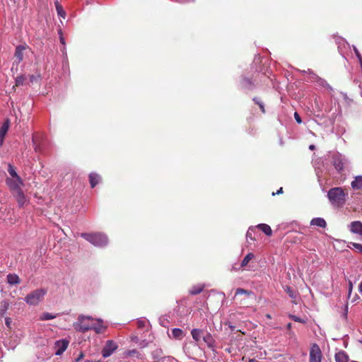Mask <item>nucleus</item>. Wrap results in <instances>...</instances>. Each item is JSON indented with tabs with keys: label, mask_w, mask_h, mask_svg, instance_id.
<instances>
[{
	"label": "nucleus",
	"mask_w": 362,
	"mask_h": 362,
	"mask_svg": "<svg viewBox=\"0 0 362 362\" xmlns=\"http://www.w3.org/2000/svg\"><path fill=\"white\" fill-rule=\"evenodd\" d=\"M327 196L333 206L343 207L346 204L348 193L343 187H335L329 190Z\"/></svg>",
	"instance_id": "obj_1"
},
{
	"label": "nucleus",
	"mask_w": 362,
	"mask_h": 362,
	"mask_svg": "<svg viewBox=\"0 0 362 362\" xmlns=\"http://www.w3.org/2000/svg\"><path fill=\"white\" fill-rule=\"evenodd\" d=\"M81 235L96 247H103L108 243V239L104 233H82Z\"/></svg>",
	"instance_id": "obj_2"
},
{
	"label": "nucleus",
	"mask_w": 362,
	"mask_h": 362,
	"mask_svg": "<svg viewBox=\"0 0 362 362\" xmlns=\"http://www.w3.org/2000/svg\"><path fill=\"white\" fill-rule=\"evenodd\" d=\"M46 293L47 291L45 288L36 289L25 297V301L30 305H37Z\"/></svg>",
	"instance_id": "obj_3"
},
{
	"label": "nucleus",
	"mask_w": 362,
	"mask_h": 362,
	"mask_svg": "<svg viewBox=\"0 0 362 362\" xmlns=\"http://www.w3.org/2000/svg\"><path fill=\"white\" fill-rule=\"evenodd\" d=\"M254 294L252 291L248 290H245L242 288H238L236 289L235 298L238 300V304L245 307H249V303L247 300H249L251 297H253Z\"/></svg>",
	"instance_id": "obj_4"
},
{
	"label": "nucleus",
	"mask_w": 362,
	"mask_h": 362,
	"mask_svg": "<svg viewBox=\"0 0 362 362\" xmlns=\"http://www.w3.org/2000/svg\"><path fill=\"white\" fill-rule=\"evenodd\" d=\"M77 320L78 321L74 325L76 331L84 333L92 329L93 325L86 322V320H92L90 317L80 315L78 317Z\"/></svg>",
	"instance_id": "obj_5"
},
{
	"label": "nucleus",
	"mask_w": 362,
	"mask_h": 362,
	"mask_svg": "<svg viewBox=\"0 0 362 362\" xmlns=\"http://www.w3.org/2000/svg\"><path fill=\"white\" fill-rule=\"evenodd\" d=\"M322 352L317 344H312L309 351V362H322Z\"/></svg>",
	"instance_id": "obj_6"
},
{
	"label": "nucleus",
	"mask_w": 362,
	"mask_h": 362,
	"mask_svg": "<svg viewBox=\"0 0 362 362\" xmlns=\"http://www.w3.org/2000/svg\"><path fill=\"white\" fill-rule=\"evenodd\" d=\"M118 348V346L112 340L110 339L106 341L105 345L102 350V354L103 358H107L115 351Z\"/></svg>",
	"instance_id": "obj_7"
},
{
	"label": "nucleus",
	"mask_w": 362,
	"mask_h": 362,
	"mask_svg": "<svg viewBox=\"0 0 362 362\" xmlns=\"http://www.w3.org/2000/svg\"><path fill=\"white\" fill-rule=\"evenodd\" d=\"M332 163L334 168H335L338 172H341L344 170L345 160L341 155H335L332 157Z\"/></svg>",
	"instance_id": "obj_8"
},
{
	"label": "nucleus",
	"mask_w": 362,
	"mask_h": 362,
	"mask_svg": "<svg viewBox=\"0 0 362 362\" xmlns=\"http://www.w3.org/2000/svg\"><path fill=\"white\" fill-rule=\"evenodd\" d=\"M69 341L66 339L58 340L55 342V347L57 348L55 355H61L68 347Z\"/></svg>",
	"instance_id": "obj_9"
},
{
	"label": "nucleus",
	"mask_w": 362,
	"mask_h": 362,
	"mask_svg": "<svg viewBox=\"0 0 362 362\" xmlns=\"http://www.w3.org/2000/svg\"><path fill=\"white\" fill-rule=\"evenodd\" d=\"M350 230L354 234H358L362 237V222L360 221H354L351 223Z\"/></svg>",
	"instance_id": "obj_10"
},
{
	"label": "nucleus",
	"mask_w": 362,
	"mask_h": 362,
	"mask_svg": "<svg viewBox=\"0 0 362 362\" xmlns=\"http://www.w3.org/2000/svg\"><path fill=\"white\" fill-rule=\"evenodd\" d=\"M89 182L90 187L93 188L102 180L101 176L95 173H91L89 174Z\"/></svg>",
	"instance_id": "obj_11"
},
{
	"label": "nucleus",
	"mask_w": 362,
	"mask_h": 362,
	"mask_svg": "<svg viewBox=\"0 0 362 362\" xmlns=\"http://www.w3.org/2000/svg\"><path fill=\"white\" fill-rule=\"evenodd\" d=\"M24 49L25 47L22 45H18V47H16L14 57L16 58V62L17 63H19L23 61Z\"/></svg>",
	"instance_id": "obj_12"
},
{
	"label": "nucleus",
	"mask_w": 362,
	"mask_h": 362,
	"mask_svg": "<svg viewBox=\"0 0 362 362\" xmlns=\"http://www.w3.org/2000/svg\"><path fill=\"white\" fill-rule=\"evenodd\" d=\"M7 185L11 189H15L18 192V190H22L21 189V186L23 185V180L21 182H18V180L14 179V181H11L10 179L6 180Z\"/></svg>",
	"instance_id": "obj_13"
},
{
	"label": "nucleus",
	"mask_w": 362,
	"mask_h": 362,
	"mask_svg": "<svg viewBox=\"0 0 362 362\" xmlns=\"http://www.w3.org/2000/svg\"><path fill=\"white\" fill-rule=\"evenodd\" d=\"M7 281L10 285H15L20 284L21 279L16 274H8L7 275Z\"/></svg>",
	"instance_id": "obj_14"
},
{
	"label": "nucleus",
	"mask_w": 362,
	"mask_h": 362,
	"mask_svg": "<svg viewBox=\"0 0 362 362\" xmlns=\"http://www.w3.org/2000/svg\"><path fill=\"white\" fill-rule=\"evenodd\" d=\"M191 334L193 340L197 342H199L203 337V331L197 328L192 329Z\"/></svg>",
	"instance_id": "obj_15"
},
{
	"label": "nucleus",
	"mask_w": 362,
	"mask_h": 362,
	"mask_svg": "<svg viewBox=\"0 0 362 362\" xmlns=\"http://www.w3.org/2000/svg\"><path fill=\"white\" fill-rule=\"evenodd\" d=\"M8 130V122H4L0 129V146L2 145L4 139V136L6 135Z\"/></svg>",
	"instance_id": "obj_16"
},
{
	"label": "nucleus",
	"mask_w": 362,
	"mask_h": 362,
	"mask_svg": "<svg viewBox=\"0 0 362 362\" xmlns=\"http://www.w3.org/2000/svg\"><path fill=\"white\" fill-rule=\"evenodd\" d=\"M311 226H315L317 227L325 228L326 221L322 218H315L310 221Z\"/></svg>",
	"instance_id": "obj_17"
},
{
	"label": "nucleus",
	"mask_w": 362,
	"mask_h": 362,
	"mask_svg": "<svg viewBox=\"0 0 362 362\" xmlns=\"http://www.w3.org/2000/svg\"><path fill=\"white\" fill-rule=\"evenodd\" d=\"M351 187L354 189H360L362 187V175L356 176L351 182Z\"/></svg>",
	"instance_id": "obj_18"
},
{
	"label": "nucleus",
	"mask_w": 362,
	"mask_h": 362,
	"mask_svg": "<svg viewBox=\"0 0 362 362\" xmlns=\"http://www.w3.org/2000/svg\"><path fill=\"white\" fill-rule=\"evenodd\" d=\"M336 362H348L349 357L346 352L339 351L335 354Z\"/></svg>",
	"instance_id": "obj_19"
},
{
	"label": "nucleus",
	"mask_w": 362,
	"mask_h": 362,
	"mask_svg": "<svg viewBox=\"0 0 362 362\" xmlns=\"http://www.w3.org/2000/svg\"><path fill=\"white\" fill-rule=\"evenodd\" d=\"M8 172L10 175L18 182H21V177L17 175L16 168L11 164L8 165Z\"/></svg>",
	"instance_id": "obj_20"
},
{
	"label": "nucleus",
	"mask_w": 362,
	"mask_h": 362,
	"mask_svg": "<svg viewBox=\"0 0 362 362\" xmlns=\"http://www.w3.org/2000/svg\"><path fill=\"white\" fill-rule=\"evenodd\" d=\"M259 229H260L264 233H265L267 235H272V230L271 228V226L269 225H267L265 223H260L257 225V226Z\"/></svg>",
	"instance_id": "obj_21"
},
{
	"label": "nucleus",
	"mask_w": 362,
	"mask_h": 362,
	"mask_svg": "<svg viewBox=\"0 0 362 362\" xmlns=\"http://www.w3.org/2000/svg\"><path fill=\"white\" fill-rule=\"evenodd\" d=\"M125 358L135 357L136 358H141V354L136 349L129 350L124 352Z\"/></svg>",
	"instance_id": "obj_22"
},
{
	"label": "nucleus",
	"mask_w": 362,
	"mask_h": 362,
	"mask_svg": "<svg viewBox=\"0 0 362 362\" xmlns=\"http://www.w3.org/2000/svg\"><path fill=\"white\" fill-rule=\"evenodd\" d=\"M172 336L175 339H182L184 337V332L179 328H174L172 329Z\"/></svg>",
	"instance_id": "obj_23"
},
{
	"label": "nucleus",
	"mask_w": 362,
	"mask_h": 362,
	"mask_svg": "<svg viewBox=\"0 0 362 362\" xmlns=\"http://www.w3.org/2000/svg\"><path fill=\"white\" fill-rule=\"evenodd\" d=\"M16 201L19 206H23L25 202V197L22 190H18L16 194Z\"/></svg>",
	"instance_id": "obj_24"
},
{
	"label": "nucleus",
	"mask_w": 362,
	"mask_h": 362,
	"mask_svg": "<svg viewBox=\"0 0 362 362\" xmlns=\"http://www.w3.org/2000/svg\"><path fill=\"white\" fill-rule=\"evenodd\" d=\"M204 289V285L199 284L197 286H193L189 290V293L191 295H197L201 293Z\"/></svg>",
	"instance_id": "obj_25"
},
{
	"label": "nucleus",
	"mask_w": 362,
	"mask_h": 362,
	"mask_svg": "<svg viewBox=\"0 0 362 362\" xmlns=\"http://www.w3.org/2000/svg\"><path fill=\"white\" fill-rule=\"evenodd\" d=\"M284 291L286 293H287L288 296L293 299V302L294 303H296L295 301V299L296 298V293L293 291V289L292 288H291V286H284Z\"/></svg>",
	"instance_id": "obj_26"
},
{
	"label": "nucleus",
	"mask_w": 362,
	"mask_h": 362,
	"mask_svg": "<svg viewBox=\"0 0 362 362\" xmlns=\"http://www.w3.org/2000/svg\"><path fill=\"white\" fill-rule=\"evenodd\" d=\"M202 339L204 340L209 347H213L214 339L211 334L207 333L206 335L202 337Z\"/></svg>",
	"instance_id": "obj_27"
},
{
	"label": "nucleus",
	"mask_w": 362,
	"mask_h": 362,
	"mask_svg": "<svg viewBox=\"0 0 362 362\" xmlns=\"http://www.w3.org/2000/svg\"><path fill=\"white\" fill-rule=\"evenodd\" d=\"M253 257H254L253 253H249V254L246 255L245 257H244L243 260L242 261L240 267H244L247 266L248 263L250 262V261L252 260V259H253Z\"/></svg>",
	"instance_id": "obj_28"
},
{
	"label": "nucleus",
	"mask_w": 362,
	"mask_h": 362,
	"mask_svg": "<svg viewBox=\"0 0 362 362\" xmlns=\"http://www.w3.org/2000/svg\"><path fill=\"white\" fill-rule=\"evenodd\" d=\"M26 77L24 75L18 76L16 78L15 86H23L25 83Z\"/></svg>",
	"instance_id": "obj_29"
},
{
	"label": "nucleus",
	"mask_w": 362,
	"mask_h": 362,
	"mask_svg": "<svg viewBox=\"0 0 362 362\" xmlns=\"http://www.w3.org/2000/svg\"><path fill=\"white\" fill-rule=\"evenodd\" d=\"M255 231V228L253 227H250L247 233H246V240L247 241H255V238L253 236L252 233Z\"/></svg>",
	"instance_id": "obj_30"
},
{
	"label": "nucleus",
	"mask_w": 362,
	"mask_h": 362,
	"mask_svg": "<svg viewBox=\"0 0 362 362\" xmlns=\"http://www.w3.org/2000/svg\"><path fill=\"white\" fill-rule=\"evenodd\" d=\"M55 315H52L50 313H43L42 315H40V320H51L55 318Z\"/></svg>",
	"instance_id": "obj_31"
},
{
	"label": "nucleus",
	"mask_w": 362,
	"mask_h": 362,
	"mask_svg": "<svg viewBox=\"0 0 362 362\" xmlns=\"http://www.w3.org/2000/svg\"><path fill=\"white\" fill-rule=\"evenodd\" d=\"M55 7H57V13L59 16L65 18L66 12L62 8V6L59 4V1H55Z\"/></svg>",
	"instance_id": "obj_32"
},
{
	"label": "nucleus",
	"mask_w": 362,
	"mask_h": 362,
	"mask_svg": "<svg viewBox=\"0 0 362 362\" xmlns=\"http://www.w3.org/2000/svg\"><path fill=\"white\" fill-rule=\"evenodd\" d=\"M252 100L254 102H255L257 105H258V106L260 108V110H262V112L263 113H265V109H264V103H262L260 100H259L258 98H257V97L253 98Z\"/></svg>",
	"instance_id": "obj_33"
},
{
	"label": "nucleus",
	"mask_w": 362,
	"mask_h": 362,
	"mask_svg": "<svg viewBox=\"0 0 362 362\" xmlns=\"http://www.w3.org/2000/svg\"><path fill=\"white\" fill-rule=\"evenodd\" d=\"M40 78V74L37 75H29V82L33 83L34 82H37Z\"/></svg>",
	"instance_id": "obj_34"
},
{
	"label": "nucleus",
	"mask_w": 362,
	"mask_h": 362,
	"mask_svg": "<svg viewBox=\"0 0 362 362\" xmlns=\"http://www.w3.org/2000/svg\"><path fill=\"white\" fill-rule=\"evenodd\" d=\"M289 318L291 319L292 320L295 321V322H301V323H306V321L300 318L299 317H297L294 315H288Z\"/></svg>",
	"instance_id": "obj_35"
},
{
	"label": "nucleus",
	"mask_w": 362,
	"mask_h": 362,
	"mask_svg": "<svg viewBox=\"0 0 362 362\" xmlns=\"http://www.w3.org/2000/svg\"><path fill=\"white\" fill-rule=\"evenodd\" d=\"M350 245H352L353 247L358 250L360 253L362 254V245L356 243H351Z\"/></svg>",
	"instance_id": "obj_36"
},
{
	"label": "nucleus",
	"mask_w": 362,
	"mask_h": 362,
	"mask_svg": "<svg viewBox=\"0 0 362 362\" xmlns=\"http://www.w3.org/2000/svg\"><path fill=\"white\" fill-rule=\"evenodd\" d=\"M354 53H355L356 57H358V61L360 62V64H361V69H362V57H361L359 51L357 50L356 48H354Z\"/></svg>",
	"instance_id": "obj_37"
},
{
	"label": "nucleus",
	"mask_w": 362,
	"mask_h": 362,
	"mask_svg": "<svg viewBox=\"0 0 362 362\" xmlns=\"http://www.w3.org/2000/svg\"><path fill=\"white\" fill-rule=\"evenodd\" d=\"M94 329L95 331V332L97 333H102L103 332V327L102 326H99V327H95V326H92V329Z\"/></svg>",
	"instance_id": "obj_38"
},
{
	"label": "nucleus",
	"mask_w": 362,
	"mask_h": 362,
	"mask_svg": "<svg viewBox=\"0 0 362 362\" xmlns=\"http://www.w3.org/2000/svg\"><path fill=\"white\" fill-rule=\"evenodd\" d=\"M294 118H295V120L296 121L297 123L300 124L302 122L300 116L297 112H295Z\"/></svg>",
	"instance_id": "obj_39"
},
{
	"label": "nucleus",
	"mask_w": 362,
	"mask_h": 362,
	"mask_svg": "<svg viewBox=\"0 0 362 362\" xmlns=\"http://www.w3.org/2000/svg\"><path fill=\"white\" fill-rule=\"evenodd\" d=\"M137 323H138L139 327H140V328L145 327V322L144 321L139 320Z\"/></svg>",
	"instance_id": "obj_40"
},
{
	"label": "nucleus",
	"mask_w": 362,
	"mask_h": 362,
	"mask_svg": "<svg viewBox=\"0 0 362 362\" xmlns=\"http://www.w3.org/2000/svg\"><path fill=\"white\" fill-rule=\"evenodd\" d=\"M83 356H84V355H83V352H81L79 356H78V357L76 358V361H79L82 360L83 358Z\"/></svg>",
	"instance_id": "obj_41"
},
{
	"label": "nucleus",
	"mask_w": 362,
	"mask_h": 362,
	"mask_svg": "<svg viewBox=\"0 0 362 362\" xmlns=\"http://www.w3.org/2000/svg\"><path fill=\"white\" fill-rule=\"evenodd\" d=\"M282 193H283V189H282V187H280L278 191H276V192H273L272 195L274 196L275 194H281Z\"/></svg>",
	"instance_id": "obj_42"
},
{
	"label": "nucleus",
	"mask_w": 362,
	"mask_h": 362,
	"mask_svg": "<svg viewBox=\"0 0 362 362\" xmlns=\"http://www.w3.org/2000/svg\"><path fill=\"white\" fill-rule=\"evenodd\" d=\"M3 303H4L3 310H6L8 307V303L6 301H4Z\"/></svg>",
	"instance_id": "obj_43"
},
{
	"label": "nucleus",
	"mask_w": 362,
	"mask_h": 362,
	"mask_svg": "<svg viewBox=\"0 0 362 362\" xmlns=\"http://www.w3.org/2000/svg\"><path fill=\"white\" fill-rule=\"evenodd\" d=\"M352 288H353V284H352V282L350 281H349V294L351 293Z\"/></svg>",
	"instance_id": "obj_44"
},
{
	"label": "nucleus",
	"mask_w": 362,
	"mask_h": 362,
	"mask_svg": "<svg viewBox=\"0 0 362 362\" xmlns=\"http://www.w3.org/2000/svg\"><path fill=\"white\" fill-rule=\"evenodd\" d=\"M228 327H230L231 331H235V327L233 326V325H231L230 323H228Z\"/></svg>",
	"instance_id": "obj_45"
},
{
	"label": "nucleus",
	"mask_w": 362,
	"mask_h": 362,
	"mask_svg": "<svg viewBox=\"0 0 362 362\" xmlns=\"http://www.w3.org/2000/svg\"><path fill=\"white\" fill-rule=\"evenodd\" d=\"M360 293H362V281L361 282L359 287H358Z\"/></svg>",
	"instance_id": "obj_46"
},
{
	"label": "nucleus",
	"mask_w": 362,
	"mask_h": 362,
	"mask_svg": "<svg viewBox=\"0 0 362 362\" xmlns=\"http://www.w3.org/2000/svg\"><path fill=\"white\" fill-rule=\"evenodd\" d=\"M84 362H100V361L86 360Z\"/></svg>",
	"instance_id": "obj_47"
},
{
	"label": "nucleus",
	"mask_w": 362,
	"mask_h": 362,
	"mask_svg": "<svg viewBox=\"0 0 362 362\" xmlns=\"http://www.w3.org/2000/svg\"><path fill=\"white\" fill-rule=\"evenodd\" d=\"M291 327H292V324H291V323H288V324L287 325V328L289 329H291Z\"/></svg>",
	"instance_id": "obj_48"
},
{
	"label": "nucleus",
	"mask_w": 362,
	"mask_h": 362,
	"mask_svg": "<svg viewBox=\"0 0 362 362\" xmlns=\"http://www.w3.org/2000/svg\"><path fill=\"white\" fill-rule=\"evenodd\" d=\"M266 317H267V319H272V316H271L270 314H267Z\"/></svg>",
	"instance_id": "obj_49"
},
{
	"label": "nucleus",
	"mask_w": 362,
	"mask_h": 362,
	"mask_svg": "<svg viewBox=\"0 0 362 362\" xmlns=\"http://www.w3.org/2000/svg\"><path fill=\"white\" fill-rule=\"evenodd\" d=\"M309 148H310V149H314L315 148V146L314 145H310Z\"/></svg>",
	"instance_id": "obj_50"
},
{
	"label": "nucleus",
	"mask_w": 362,
	"mask_h": 362,
	"mask_svg": "<svg viewBox=\"0 0 362 362\" xmlns=\"http://www.w3.org/2000/svg\"><path fill=\"white\" fill-rule=\"evenodd\" d=\"M156 353H158V354H161V353H162V351H161L160 349L156 350Z\"/></svg>",
	"instance_id": "obj_51"
},
{
	"label": "nucleus",
	"mask_w": 362,
	"mask_h": 362,
	"mask_svg": "<svg viewBox=\"0 0 362 362\" xmlns=\"http://www.w3.org/2000/svg\"><path fill=\"white\" fill-rule=\"evenodd\" d=\"M34 149H35V151H38V147L36 146L34 147Z\"/></svg>",
	"instance_id": "obj_52"
},
{
	"label": "nucleus",
	"mask_w": 362,
	"mask_h": 362,
	"mask_svg": "<svg viewBox=\"0 0 362 362\" xmlns=\"http://www.w3.org/2000/svg\"><path fill=\"white\" fill-rule=\"evenodd\" d=\"M33 144H35V138H34V136H33Z\"/></svg>",
	"instance_id": "obj_53"
},
{
	"label": "nucleus",
	"mask_w": 362,
	"mask_h": 362,
	"mask_svg": "<svg viewBox=\"0 0 362 362\" xmlns=\"http://www.w3.org/2000/svg\"><path fill=\"white\" fill-rule=\"evenodd\" d=\"M351 362H358V361H352Z\"/></svg>",
	"instance_id": "obj_54"
},
{
	"label": "nucleus",
	"mask_w": 362,
	"mask_h": 362,
	"mask_svg": "<svg viewBox=\"0 0 362 362\" xmlns=\"http://www.w3.org/2000/svg\"><path fill=\"white\" fill-rule=\"evenodd\" d=\"M14 2H16V0H13Z\"/></svg>",
	"instance_id": "obj_55"
}]
</instances>
